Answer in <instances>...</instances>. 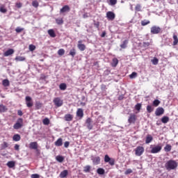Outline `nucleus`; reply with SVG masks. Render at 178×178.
<instances>
[{
  "mask_svg": "<svg viewBox=\"0 0 178 178\" xmlns=\"http://www.w3.org/2000/svg\"><path fill=\"white\" fill-rule=\"evenodd\" d=\"M177 166H178L177 162L172 159L168 161L165 164V168L166 170H168V171L175 170L177 169Z\"/></svg>",
  "mask_w": 178,
  "mask_h": 178,
  "instance_id": "1",
  "label": "nucleus"
},
{
  "mask_svg": "<svg viewBox=\"0 0 178 178\" xmlns=\"http://www.w3.org/2000/svg\"><path fill=\"white\" fill-rule=\"evenodd\" d=\"M23 127V118H18L16 123L13 125L15 130H19Z\"/></svg>",
  "mask_w": 178,
  "mask_h": 178,
  "instance_id": "2",
  "label": "nucleus"
},
{
  "mask_svg": "<svg viewBox=\"0 0 178 178\" xmlns=\"http://www.w3.org/2000/svg\"><path fill=\"white\" fill-rule=\"evenodd\" d=\"M104 162L110 164L111 166H113L115 165V159L111 158L109 157V155L106 154L104 156Z\"/></svg>",
  "mask_w": 178,
  "mask_h": 178,
  "instance_id": "3",
  "label": "nucleus"
},
{
  "mask_svg": "<svg viewBox=\"0 0 178 178\" xmlns=\"http://www.w3.org/2000/svg\"><path fill=\"white\" fill-rule=\"evenodd\" d=\"M144 154V147L138 146L135 149V154L136 156H141Z\"/></svg>",
  "mask_w": 178,
  "mask_h": 178,
  "instance_id": "4",
  "label": "nucleus"
},
{
  "mask_svg": "<svg viewBox=\"0 0 178 178\" xmlns=\"http://www.w3.org/2000/svg\"><path fill=\"white\" fill-rule=\"evenodd\" d=\"M161 31H162V29H161V27L157 26H153L151 27V29H150V33L152 34H159Z\"/></svg>",
  "mask_w": 178,
  "mask_h": 178,
  "instance_id": "5",
  "label": "nucleus"
},
{
  "mask_svg": "<svg viewBox=\"0 0 178 178\" xmlns=\"http://www.w3.org/2000/svg\"><path fill=\"white\" fill-rule=\"evenodd\" d=\"M54 104L57 106L58 108L62 106L63 105V100L60 99V97H56L53 100Z\"/></svg>",
  "mask_w": 178,
  "mask_h": 178,
  "instance_id": "6",
  "label": "nucleus"
},
{
  "mask_svg": "<svg viewBox=\"0 0 178 178\" xmlns=\"http://www.w3.org/2000/svg\"><path fill=\"white\" fill-rule=\"evenodd\" d=\"M86 124L88 130H92V127H94V125H92V120L90 118L86 119Z\"/></svg>",
  "mask_w": 178,
  "mask_h": 178,
  "instance_id": "7",
  "label": "nucleus"
},
{
  "mask_svg": "<svg viewBox=\"0 0 178 178\" xmlns=\"http://www.w3.org/2000/svg\"><path fill=\"white\" fill-rule=\"evenodd\" d=\"M161 150H162V146L156 145L152 148L150 152L151 154H158V152H161Z\"/></svg>",
  "mask_w": 178,
  "mask_h": 178,
  "instance_id": "8",
  "label": "nucleus"
},
{
  "mask_svg": "<svg viewBox=\"0 0 178 178\" xmlns=\"http://www.w3.org/2000/svg\"><path fill=\"white\" fill-rule=\"evenodd\" d=\"M91 161H92L93 165H99L101 163V158L99 156H91Z\"/></svg>",
  "mask_w": 178,
  "mask_h": 178,
  "instance_id": "9",
  "label": "nucleus"
},
{
  "mask_svg": "<svg viewBox=\"0 0 178 178\" xmlns=\"http://www.w3.org/2000/svg\"><path fill=\"white\" fill-rule=\"evenodd\" d=\"M165 113V109L163 107H158L156 109L155 115L156 116H162Z\"/></svg>",
  "mask_w": 178,
  "mask_h": 178,
  "instance_id": "10",
  "label": "nucleus"
},
{
  "mask_svg": "<svg viewBox=\"0 0 178 178\" xmlns=\"http://www.w3.org/2000/svg\"><path fill=\"white\" fill-rule=\"evenodd\" d=\"M26 106L28 108H31L33 106V101L30 96H26L25 98Z\"/></svg>",
  "mask_w": 178,
  "mask_h": 178,
  "instance_id": "11",
  "label": "nucleus"
},
{
  "mask_svg": "<svg viewBox=\"0 0 178 178\" xmlns=\"http://www.w3.org/2000/svg\"><path fill=\"white\" fill-rule=\"evenodd\" d=\"M106 17L108 20H115V17H116V15L114 14L112 11H108L106 13Z\"/></svg>",
  "mask_w": 178,
  "mask_h": 178,
  "instance_id": "12",
  "label": "nucleus"
},
{
  "mask_svg": "<svg viewBox=\"0 0 178 178\" xmlns=\"http://www.w3.org/2000/svg\"><path fill=\"white\" fill-rule=\"evenodd\" d=\"M70 12V7L67 5L64 6L60 10V13H66Z\"/></svg>",
  "mask_w": 178,
  "mask_h": 178,
  "instance_id": "13",
  "label": "nucleus"
},
{
  "mask_svg": "<svg viewBox=\"0 0 178 178\" xmlns=\"http://www.w3.org/2000/svg\"><path fill=\"white\" fill-rule=\"evenodd\" d=\"M81 42H83V40H79L78 48L79 51H86V44H81Z\"/></svg>",
  "mask_w": 178,
  "mask_h": 178,
  "instance_id": "14",
  "label": "nucleus"
},
{
  "mask_svg": "<svg viewBox=\"0 0 178 178\" xmlns=\"http://www.w3.org/2000/svg\"><path fill=\"white\" fill-rule=\"evenodd\" d=\"M76 116H78V118H80L81 119L83 118V117L84 116V111H83V108L77 109Z\"/></svg>",
  "mask_w": 178,
  "mask_h": 178,
  "instance_id": "15",
  "label": "nucleus"
},
{
  "mask_svg": "<svg viewBox=\"0 0 178 178\" xmlns=\"http://www.w3.org/2000/svg\"><path fill=\"white\" fill-rule=\"evenodd\" d=\"M136 115L134 114H131L129 119H128V122L129 123L131 124V123H135L136 122Z\"/></svg>",
  "mask_w": 178,
  "mask_h": 178,
  "instance_id": "16",
  "label": "nucleus"
},
{
  "mask_svg": "<svg viewBox=\"0 0 178 178\" xmlns=\"http://www.w3.org/2000/svg\"><path fill=\"white\" fill-rule=\"evenodd\" d=\"M13 54H15V50H13V49H9L3 54V56H10V55H13Z\"/></svg>",
  "mask_w": 178,
  "mask_h": 178,
  "instance_id": "17",
  "label": "nucleus"
},
{
  "mask_svg": "<svg viewBox=\"0 0 178 178\" xmlns=\"http://www.w3.org/2000/svg\"><path fill=\"white\" fill-rule=\"evenodd\" d=\"M29 148H31V149H37V148H38V143H37V142H31L29 144Z\"/></svg>",
  "mask_w": 178,
  "mask_h": 178,
  "instance_id": "18",
  "label": "nucleus"
},
{
  "mask_svg": "<svg viewBox=\"0 0 178 178\" xmlns=\"http://www.w3.org/2000/svg\"><path fill=\"white\" fill-rule=\"evenodd\" d=\"M55 145L56 147H62V145H63V140L62 139V138H58L55 142Z\"/></svg>",
  "mask_w": 178,
  "mask_h": 178,
  "instance_id": "19",
  "label": "nucleus"
},
{
  "mask_svg": "<svg viewBox=\"0 0 178 178\" xmlns=\"http://www.w3.org/2000/svg\"><path fill=\"white\" fill-rule=\"evenodd\" d=\"M64 118L66 122H72V120H73V115L71 114H67Z\"/></svg>",
  "mask_w": 178,
  "mask_h": 178,
  "instance_id": "20",
  "label": "nucleus"
},
{
  "mask_svg": "<svg viewBox=\"0 0 178 178\" xmlns=\"http://www.w3.org/2000/svg\"><path fill=\"white\" fill-rule=\"evenodd\" d=\"M48 34L51 37V38H55L56 37V34L55 33V31L54 29H49Z\"/></svg>",
  "mask_w": 178,
  "mask_h": 178,
  "instance_id": "21",
  "label": "nucleus"
},
{
  "mask_svg": "<svg viewBox=\"0 0 178 178\" xmlns=\"http://www.w3.org/2000/svg\"><path fill=\"white\" fill-rule=\"evenodd\" d=\"M152 140H154V138L152 137V136L148 134L146 136L145 144H149V143H151Z\"/></svg>",
  "mask_w": 178,
  "mask_h": 178,
  "instance_id": "22",
  "label": "nucleus"
},
{
  "mask_svg": "<svg viewBox=\"0 0 178 178\" xmlns=\"http://www.w3.org/2000/svg\"><path fill=\"white\" fill-rule=\"evenodd\" d=\"M35 108L36 111L41 109V108H42V104L40 102H36L35 104Z\"/></svg>",
  "mask_w": 178,
  "mask_h": 178,
  "instance_id": "23",
  "label": "nucleus"
},
{
  "mask_svg": "<svg viewBox=\"0 0 178 178\" xmlns=\"http://www.w3.org/2000/svg\"><path fill=\"white\" fill-rule=\"evenodd\" d=\"M128 44H129V40H125L122 42V44H120V47L122 48V49H125V48L127 47Z\"/></svg>",
  "mask_w": 178,
  "mask_h": 178,
  "instance_id": "24",
  "label": "nucleus"
},
{
  "mask_svg": "<svg viewBox=\"0 0 178 178\" xmlns=\"http://www.w3.org/2000/svg\"><path fill=\"white\" fill-rule=\"evenodd\" d=\"M69 172L67 171V170H64L63 172H60V177L65 178L66 177V176H67Z\"/></svg>",
  "mask_w": 178,
  "mask_h": 178,
  "instance_id": "25",
  "label": "nucleus"
},
{
  "mask_svg": "<svg viewBox=\"0 0 178 178\" xmlns=\"http://www.w3.org/2000/svg\"><path fill=\"white\" fill-rule=\"evenodd\" d=\"M2 84L3 87H9L10 86V82L8 79H4L2 81Z\"/></svg>",
  "mask_w": 178,
  "mask_h": 178,
  "instance_id": "26",
  "label": "nucleus"
},
{
  "mask_svg": "<svg viewBox=\"0 0 178 178\" xmlns=\"http://www.w3.org/2000/svg\"><path fill=\"white\" fill-rule=\"evenodd\" d=\"M56 23L58 24V26H62V24H63V18H56Z\"/></svg>",
  "mask_w": 178,
  "mask_h": 178,
  "instance_id": "27",
  "label": "nucleus"
},
{
  "mask_svg": "<svg viewBox=\"0 0 178 178\" xmlns=\"http://www.w3.org/2000/svg\"><path fill=\"white\" fill-rule=\"evenodd\" d=\"M56 160L57 162H60V163H62V162L65 161V157H63V156H57L56 157Z\"/></svg>",
  "mask_w": 178,
  "mask_h": 178,
  "instance_id": "28",
  "label": "nucleus"
},
{
  "mask_svg": "<svg viewBox=\"0 0 178 178\" xmlns=\"http://www.w3.org/2000/svg\"><path fill=\"white\" fill-rule=\"evenodd\" d=\"M21 138L20 135L17 134H15L13 137V141H20Z\"/></svg>",
  "mask_w": 178,
  "mask_h": 178,
  "instance_id": "29",
  "label": "nucleus"
},
{
  "mask_svg": "<svg viewBox=\"0 0 178 178\" xmlns=\"http://www.w3.org/2000/svg\"><path fill=\"white\" fill-rule=\"evenodd\" d=\"M118 63H119V60H118V58H113V63H112L113 67H116V66H118Z\"/></svg>",
  "mask_w": 178,
  "mask_h": 178,
  "instance_id": "30",
  "label": "nucleus"
},
{
  "mask_svg": "<svg viewBox=\"0 0 178 178\" xmlns=\"http://www.w3.org/2000/svg\"><path fill=\"white\" fill-rule=\"evenodd\" d=\"M164 151L165 152H170V151H172V145H166L164 147Z\"/></svg>",
  "mask_w": 178,
  "mask_h": 178,
  "instance_id": "31",
  "label": "nucleus"
},
{
  "mask_svg": "<svg viewBox=\"0 0 178 178\" xmlns=\"http://www.w3.org/2000/svg\"><path fill=\"white\" fill-rule=\"evenodd\" d=\"M8 111V108L3 104H0V112L3 113Z\"/></svg>",
  "mask_w": 178,
  "mask_h": 178,
  "instance_id": "32",
  "label": "nucleus"
},
{
  "mask_svg": "<svg viewBox=\"0 0 178 178\" xmlns=\"http://www.w3.org/2000/svg\"><path fill=\"white\" fill-rule=\"evenodd\" d=\"M161 122L163 123H164V124H166V123H168V122H169V117L168 116H163L162 118H161Z\"/></svg>",
  "mask_w": 178,
  "mask_h": 178,
  "instance_id": "33",
  "label": "nucleus"
},
{
  "mask_svg": "<svg viewBox=\"0 0 178 178\" xmlns=\"http://www.w3.org/2000/svg\"><path fill=\"white\" fill-rule=\"evenodd\" d=\"M1 149H6V148H8V147H9V143H8L7 142H3L1 145Z\"/></svg>",
  "mask_w": 178,
  "mask_h": 178,
  "instance_id": "34",
  "label": "nucleus"
},
{
  "mask_svg": "<svg viewBox=\"0 0 178 178\" xmlns=\"http://www.w3.org/2000/svg\"><path fill=\"white\" fill-rule=\"evenodd\" d=\"M42 123H43V124H44V126H48V124H49V123H50L49 118H45L42 120Z\"/></svg>",
  "mask_w": 178,
  "mask_h": 178,
  "instance_id": "35",
  "label": "nucleus"
},
{
  "mask_svg": "<svg viewBox=\"0 0 178 178\" xmlns=\"http://www.w3.org/2000/svg\"><path fill=\"white\" fill-rule=\"evenodd\" d=\"M15 60H17V62H23V60H26V58L23 56H17Z\"/></svg>",
  "mask_w": 178,
  "mask_h": 178,
  "instance_id": "36",
  "label": "nucleus"
},
{
  "mask_svg": "<svg viewBox=\"0 0 178 178\" xmlns=\"http://www.w3.org/2000/svg\"><path fill=\"white\" fill-rule=\"evenodd\" d=\"M97 173H98V175H105V170H104V168H98L97 170Z\"/></svg>",
  "mask_w": 178,
  "mask_h": 178,
  "instance_id": "37",
  "label": "nucleus"
},
{
  "mask_svg": "<svg viewBox=\"0 0 178 178\" xmlns=\"http://www.w3.org/2000/svg\"><path fill=\"white\" fill-rule=\"evenodd\" d=\"M173 40H174V41H173V44H172V45H177V44H178V38H177V35H173Z\"/></svg>",
  "mask_w": 178,
  "mask_h": 178,
  "instance_id": "38",
  "label": "nucleus"
},
{
  "mask_svg": "<svg viewBox=\"0 0 178 178\" xmlns=\"http://www.w3.org/2000/svg\"><path fill=\"white\" fill-rule=\"evenodd\" d=\"M149 23H151V22H149V20H147V19H144V20L141 21V22H140L141 26H147V24H149Z\"/></svg>",
  "mask_w": 178,
  "mask_h": 178,
  "instance_id": "39",
  "label": "nucleus"
},
{
  "mask_svg": "<svg viewBox=\"0 0 178 178\" xmlns=\"http://www.w3.org/2000/svg\"><path fill=\"white\" fill-rule=\"evenodd\" d=\"M69 55L72 56V58H74V56H76V49H72L70 51Z\"/></svg>",
  "mask_w": 178,
  "mask_h": 178,
  "instance_id": "40",
  "label": "nucleus"
},
{
  "mask_svg": "<svg viewBox=\"0 0 178 178\" xmlns=\"http://www.w3.org/2000/svg\"><path fill=\"white\" fill-rule=\"evenodd\" d=\"M32 6H33V8H38V6H40V3H38L37 0H34L32 1Z\"/></svg>",
  "mask_w": 178,
  "mask_h": 178,
  "instance_id": "41",
  "label": "nucleus"
},
{
  "mask_svg": "<svg viewBox=\"0 0 178 178\" xmlns=\"http://www.w3.org/2000/svg\"><path fill=\"white\" fill-rule=\"evenodd\" d=\"M7 166L10 168H15V161H8L7 163Z\"/></svg>",
  "mask_w": 178,
  "mask_h": 178,
  "instance_id": "42",
  "label": "nucleus"
},
{
  "mask_svg": "<svg viewBox=\"0 0 178 178\" xmlns=\"http://www.w3.org/2000/svg\"><path fill=\"white\" fill-rule=\"evenodd\" d=\"M59 88H60V90L65 91V90H66V88H67L66 83H60L59 86Z\"/></svg>",
  "mask_w": 178,
  "mask_h": 178,
  "instance_id": "43",
  "label": "nucleus"
},
{
  "mask_svg": "<svg viewBox=\"0 0 178 178\" xmlns=\"http://www.w3.org/2000/svg\"><path fill=\"white\" fill-rule=\"evenodd\" d=\"M90 169H91V166L86 165L83 168V172H85V173H88V172H90Z\"/></svg>",
  "mask_w": 178,
  "mask_h": 178,
  "instance_id": "44",
  "label": "nucleus"
},
{
  "mask_svg": "<svg viewBox=\"0 0 178 178\" xmlns=\"http://www.w3.org/2000/svg\"><path fill=\"white\" fill-rule=\"evenodd\" d=\"M58 55H59L60 56H63V55H65V49H60L58 51Z\"/></svg>",
  "mask_w": 178,
  "mask_h": 178,
  "instance_id": "45",
  "label": "nucleus"
},
{
  "mask_svg": "<svg viewBox=\"0 0 178 178\" xmlns=\"http://www.w3.org/2000/svg\"><path fill=\"white\" fill-rule=\"evenodd\" d=\"M147 111L148 113H151L152 112L154 111V108H152V106L148 105L147 106Z\"/></svg>",
  "mask_w": 178,
  "mask_h": 178,
  "instance_id": "46",
  "label": "nucleus"
},
{
  "mask_svg": "<svg viewBox=\"0 0 178 178\" xmlns=\"http://www.w3.org/2000/svg\"><path fill=\"white\" fill-rule=\"evenodd\" d=\"M159 104H161V101L158 100V99H155L153 102V105L154 106H159Z\"/></svg>",
  "mask_w": 178,
  "mask_h": 178,
  "instance_id": "47",
  "label": "nucleus"
},
{
  "mask_svg": "<svg viewBox=\"0 0 178 178\" xmlns=\"http://www.w3.org/2000/svg\"><path fill=\"white\" fill-rule=\"evenodd\" d=\"M0 12L1 13H6V12H8V10H6V8H5V7H3V6H0Z\"/></svg>",
  "mask_w": 178,
  "mask_h": 178,
  "instance_id": "48",
  "label": "nucleus"
},
{
  "mask_svg": "<svg viewBox=\"0 0 178 178\" xmlns=\"http://www.w3.org/2000/svg\"><path fill=\"white\" fill-rule=\"evenodd\" d=\"M135 10L136 12H141V5L137 4L135 7Z\"/></svg>",
  "mask_w": 178,
  "mask_h": 178,
  "instance_id": "49",
  "label": "nucleus"
},
{
  "mask_svg": "<svg viewBox=\"0 0 178 178\" xmlns=\"http://www.w3.org/2000/svg\"><path fill=\"white\" fill-rule=\"evenodd\" d=\"M130 79H136L137 77V72H134L129 75Z\"/></svg>",
  "mask_w": 178,
  "mask_h": 178,
  "instance_id": "50",
  "label": "nucleus"
},
{
  "mask_svg": "<svg viewBox=\"0 0 178 178\" xmlns=\"http://www.w3.org/2000/svg\"><path fill=\"white\" fill-rule=\"evenodd\" d=\"M135 109L136 111H140L141 109V104L140 103H138L137 104H136Z\"/></svg>",
  "mask_w": 178,
  "mask_h": 178,
  "instance_id": "51",
  "label": "nucleus"
},
{
  "mask_svg": "<svg viewBox=\"0 0 178 178\" xmlns=\"http://www.w3.org/2000/svg\"><path fill=\"white\" fill-rule=\"evenodd\" d=\"M159 62V60L158 58H154V59L152 60V63L153 65H158V63Z\"/></svg>",
  "mask_w": 178,
  "mask_h": 178,
  "instance_id": "52",
  "label": "nucleus"
},
{
  "mask_svg": "<svg viewBox=\"0 0 178 178\" xmlns=\"http://www.w3.org/2000/svg\"><path fill=\"white\" fill-rule=\"evenodd\" d=\"M23 30H24V28H20L19 26L15 29L16 33H22V31H23Z\"/></svg>",
  "mask_w": 178,
  "mask_h": 178,
  "instance_id": "53",
  "label": "nucleus"
},
{
  "mask_svg": "<svg viewBox=\"0 0 178 178\" xmlns=\"http://www.w3.org/2000/svg\"><path fill=\"white\" fill-rule=\"evenodd\" d=\"M14 149H15V151H19L20 149V145H17V144H15V146H14Z\"/></svg>",
  "mask_w": 178,
  "mask_h": 178,
  "instance_id": "54",
  "label": "nucleus"
},
{
  "mask_svg": "<svg viewBox=\"0 0 178 178\" xmlns=\"http://www.w3.org/2000/svg\"><path fill=\"white\" fill-rule=\"evenodd\" d=\"M110 3L111 6L116 5V3H118V0H110Z\"/></svg>",
  "mask_w": 178,
  "mask_h": 178,
  "instance_id": "55",
  "label": "nucleus"
},
{
  "mask_svg": "<svg viewBox=\"0 0 178 178\" xmlns=\"http://www.w3.org/2000/svg\"><path fill=\"white\" fill-rule=\"evenodd\" d=\"M69 145H70V142L66 141V142L64 143L65 148H69Z\"/></svg>",
  "mask_w": 178,
  "mask_h": 178,
  "instance_id": "56",
  "label": "nucleus"
},
{
  "mask_svg": "<svg viewBox=\"0 0 178 178\" xmlns=\"http://www.w3.org/2000/svg\"><path fill=\"white\" fill-rule=\"evenodd\" d=\"M35 49V46L33 44H30L29 45V50L30 51H34Z\"/></svg>",
  "mask_w": 178,
  "mask_h": 178,
  "instance_id": "57",
  "label": "nucleus"
},
{
  "mask_svg": "<svg viewBox=\"0 0 178 178\" xmlns=\"http://www.w3.org/2000/svg\"><path fill=\"white\" fill-rule=\"evenodd\" d=\"M31 178H39L40 177V175L38 174H33L31 175Z\"/></svg>",
  "mask_w": 178,
  "mask_h": 178,
  "instance_id": "58",
  "label": "nucleus"
},
{
  "mask_svg": "<svg viewBox=\"0 0 178 178\" xmlns=\"http://www.w3.org/2000/svg\"><path fill=\"white\" fill-rule=\"evenodd\" d=\"M133 170L131 169H128L125 171V175H130V173H132Z\"/></svg>",
  "mask_w": 178,
  "mask_h": 178,
  "instance_id": "59",
  "label": "nucleus"
},
{
  "mask_svg": "<svg viewBox=\"0 0 178 178\" xmlns=\"http://www.w3.org/2000/svg\"><path fill=\"white\" fill-rule=\"evenodd\" d=\"M143 47H145V48H147V47H149V42H143Z\"/></svg>",
  "mask_w": 178,
  "mask_h": 178,
  "instance_id": "60",
  "label": "nucleus"
},
{
  "mask_svg": "<svg viewBox=\"0 0 178 178\" xmlns=\"http://www.w3.org/2000/svg\"><path fill=\"white\" fill-rule=\"evenodd\" d=\"M17 115L19 116H23V111H22V110H18L17 111Z\"/></svg>",
  "mask_w": 178,
  "mask_h": 178,
  "instance_id": "61",
  "label": "nucleus"
},
{
  "mask_svg": "<svg viewBox=\"0 0 178 178\" xmlns=\"http://www.w3.org/2000/svg\"><path fill=\"white\" fill-rule=\"evenodd\" d=\"M124 99V95H120L119 97H118V100L119 101H122V100H123Z\"/></svg>",
  "mask_w": 178,
  "mask_h": 178,
  "instance_id": "62",
  "label": "nucleus"
},
{
  "mask_svg": "<svg viewBox=\"0 0 178 178\" xmlns=\"http://www.w3.org/2000/svg\"><path fill=\"white\" fill-rule=\"evenodd\" d=\"M105 35H106V32H103V33H102V35H101V37H102V38H104V37H105Z\"/></svg>",
  "mask_w": 178,
  "mask_h": 178,
  "instance_id": "63",
  "label": "nucleus"
},
{
  "mask_svg": "<svg viewBox=\"0 0 178 178\" xmlns=\"http://www.w3.org/2000/svg\"><path fill=\"white\" fill-rule=\"evenodd\" d=\"M22 6V3H17V8H20Z\"/></svg>",
  "mask_w": 178,
  "mask_h": 178,
  "instance_id": "64",
  "label": "nucleus"
}]
</instances>
